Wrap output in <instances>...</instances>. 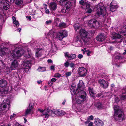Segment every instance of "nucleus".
Listing matches in <instances>:
<instances>
[{
  "label": "nucleus",
  "instance_id": "1",
  "mask_svg": "<svg viewBox=\"0 0 126 126\" xmlns=\"http://www.w3.org/2000/svg\"><path fill=\"white\" fill-rule=\"evenodd\" d=\"M80 36L81 39L78 36L76 37V42H79L81 44H83L82 41L84 42H86L88 39L87 37L88 33L84 30L81 29L79 32Z\"/></svg>",
  "mask_w": 126,
  "mask_h": 126
},
{
  "label": "nucleus",
  "instance_id": "2",
  "mask_svg": "<svg viewBox=\"0 0 126 126\" xmlns=\"http://www.w3.org/2000/svg\"><path fill=\"white\" fill-rule=\"evenodd\" d=\"M24 50L21 48H17L14 50L12 51L11 54L9 55V59L11 60L12 58H16L17 59L18 57H21L24 54Z\"/></svg>",
  "mask_w": 126,
  "mask_h": 126
},
{
  "label": "nucleus",
  "instance_id": "3",
  "mask_svg": "<svg viewBox=\"0 0 126 126\" xmlns=\"http://www.w3.org/2000/svg\"><path fill=\"white\" fill-rule=\"evenodd\" d=\"M114 117L115 119L117 121H121L123 120L122 115L123 112L119 109V107L118 106L115 105L114 107Z\"/></svg>",
  "mask_w": 126,
  "mask_h": 126
},
{
  "label": "nucleus",
  "instance_id": "4",
  "mask_svg": "<svg viewBox=\"0 0 126 126\" xmlns=\"http://www.w3.org/2000/svg\"><path fill=\"white\" fill-rule=\"evenodd\" d=\"M78 93H77V94L80 95L76 98V102L79 104H80L84 102L86 100V94L84 91H79Z\"/></svg>",
  "mask_w": 126,
  "mask_h": 126
},
{
  "label": "nucleus",
  "instance_id": "5",
  "mask_svg": "<svg viewBox=\"0 0 126 126\" xmlns=\"http://www.w3.org/2000/svg\"><path fill=\"white\" fill-rule=\"evenodd\" d=\"M10 102L9 100L8 99H6V100H4L3 101V102L2 103L0 107V111H4L5 112L3 113H6L7 111L9 110L10 108Z\"/></svg>",
  "mask_w": 126,
  "mask_h": 126
},
{
  "label": "nucleus",
  "instance_id": "6",
  "mask_svg": "<svg viewBox=\"0 0 126 126\" xmlns=\"http://www.w3.org/2000/svg\"><path fill=\"white\" fill-rule=\"evenodd\" d=\"M106 11L104 5L102 4L101 5H98L97 7V13L98 15L100 16V15L106 14Z\"/></svg>",
  "mask_w": 126,
  "mask_h": 126
},
{
  "label": "nucleus",
  "instance_id": "7",
  "mask_svg": "<svg viewBox=\"0 0 126 126\" xmlns=\"http://www.w3.org/2000/svg\"><path fill=\"white\" fill-rule=\"evenodd\" d=\"M67 36V33L66 31L62 30L57 33L56 37L60 40L61 41L64 38Z\"/></svg>",
  "mask_w": 126,
  "mask_h": 126
},
{
  "label": "nucleus",
  "instance_id": "8",
  "mask_svg": "<svg viewBox=\"0 0 126 126\" xmlns=\"http://www.w3.org/2000/svg\"><path fill=\"white\" fill-rule=\"evenodd\" d=\"M7 82L4 79H1L0 80V87L4 89L3 91L4 94H7L8 92V89L6 85Z\"/></svg>",
  "mask_w": 126,
  "mask_h": 126
},
{
  "label": "nucleus",
  "instance_id": "9",
  "mask_svg": "<svg viewBox=\"0 0 126 126\" xmlns=\"http://www.w3.org/2000/svg\"><path fill=\"white\" fill-rule=\"evenodd\" d=\"M99 24V22L94 19H92L90 20L88 22V25L91 27L95 28Z\"/></svg>",
  "mask_w": 126,
  "mask_h": 126
},
{
  "label": "nucleus",
  "instance_id": "10",
  "mask_svg": "<svg viewBox=\"0 0 126 126\" xmlns=\"http://www.w3.org/2000/svg\"><path fill=\"white\" fill-rule=\"evenodd\" d=\"M78 74L81 77L85 76L87 73V70L83 67H79L78 68Z\"/></svg>",
  "mask_w": 126,
  "mask_h": 126
},
{
  "label": "nucleus",
  "instance_id": "11",
  "mask_svg": "<svg viewBox=\"0 0 126 126\" xmlns=\"http://www.w3.org/2000/svg\"><path fill=\"white\" fill-rule=\"evenodd\" d=\"M98 82L100 84V86L104 88H107L108 86V83L103 79H101L99 80Z\"/></svg>",
  "mask_w": 126,
  "mask_h": 126
},
{
  "label": "nucleus",
  "instance_id": "12",
  "mask_svg": "<svg viewBox=\"0 0 126 126\" xmlns=\"http://www.w3.org/2000/svg\"><path fill=\"white\" fill-rule=\"evenodd\" d=\"M85 87V85H84V83L82 80H80L79 82L78 83L77 85V90H78L79 91L77 93H78L79 91H83Z\"/></svg>",
  "mask_w": 126,
  "mask_h": 126
},
{
  "label": "nucleus",
  "instance_id": "13",
  "mask_svg": "<svg viewBox=\"0 0 126 126\" xmlns=\"http://www.w3.org/2000/svg\"><path fill=\"white\" fill-rule=\"evenodd\" d=\"M18 65V61L15 59L11 63L10 66V68L11 70H15L17 69Z\"/></svg>",
  "mask_w": 126,
  "mask_h": 126
},
{
  "label": "nucleus",
  "instance_id": "14",
  "mask_svg": "<svg viewBox=\"0 0 126 126\" xmlns=\"http://www.w3.org/2000/svg\"><path fill=\"white\" fill-rule=\"evenodd\" d=\"M86 9L87 10V12L89 13H91L94 9V6L91 3H87L86 5Z\"/></svg>",
  "mask_w": 126,
  "mask_h": 126
},
{
  "label": "nucleus",
  "instance_id": "15",
  "mask_svg": "<svg viewBox=\"0 0 126 126\" xmlns=\"http://www.w3.org/2000/svg\"><path fill=\"white\" fill-rule=\"evenodd\" d=\"M106 37V36L104 33H102L97 36L96 39L98 41L102 42L105 40Z\"/></svg>",
  "mask_w": 126,
  "mask_h": 126
},
{
  "label": "nucleus",
  "instance_id": "16",
  "mask_svg": "<svg viewBox=\"0 0 126 126\" xmlns=\"http://www.w3.org/2000/svg\"><path fill=\"white\" fill-rule=\"evenodd\" d=\"M22 65L23 67L22 68H20V69L26 72H28L31 67V65L30 64L26 63L24 65L22 64Z\"/></svg>",
  "mask_w": 126,
  "mask_h": 126
},
{
  "label": "nucleus",
  "instance_id": "17",
  "mask_svg": "<svg viewBox=\"0 0 126 126\" xmlns=\"http://www.w3.org/2000/svg\"><path fill=\"white\" fill-rule=\"evenodd\" d=\"M94 123L98 126H103L104 124L102 121L97 118L94 119Z\"/></svg>",
  "mask_w": 126,
  "mask_h": 126
},
{
  "label": "nucleus",
  "instance_id": "18",
  "mask_svg": "<svg viewBox=\"0 0 126 126\" xmlns=\"http://www.w3.org/2000/svg\"><path fill=\"white\" fill-rule=\"evenodd\" d=\"M65 56L66 57H67L68 59L70 60H72L73 59L75 58L76 57V55L75 54H71L70 55L69 54V53L67 52L65 53Z\"/></svg>",
  "mask_w": 126,
  "mask_h": 126
},
{
  "label": "nucleus",
  "instance_id": "19",
  "mask_svg": "<svg viewBox=\"0 0 126 126\" xmlns=\"http://www.w3.org/2000/svg\"><path fill=\"white\" fill-rule=\"evenodd\" d=\"M34 106L33 103H30L29 106V109H26L25 111V114L26 115H27L29 114L30 112V111L32 110L34 107Z\"/></svg>",
  "mask_w": 126,
  "mask_h": 126
},
{
  "label": "nucleus",
  "instance_id": "20",
  "mask_svg": "<svg viewBox=\"0 0 126 126\" xmlns=\"http://www.w3.org/2000/svg\"><path fill=\"white\" fill-rule=\"evenodd\" d=\"M54 113L55 115L57 116L63 115L65 113L64 112L62 111V110L58 109L57 110H55Z\"/></svg>",
  "mask_w": 126,
  "mask_h": 126
},
{
  "label": "nucleus",
  "instance_id": "21",
  "mask_svg": "<svg viewBox=\"0 0 126 126\" xmlns=\"http://www.w3.org/2000/svg\"><path fill=\"white\" fill-rule=\"evenodd\" d=\"M113 39H120L121 38L120 42H122L123 38H124L123 36L121 37V33H115L114 35L113 36Z\"/></svg>",
  "mask_w": 126,
  "mask_h": 126
},
{
  "label": "nucleus",
  "instance_id": "22",
  "mask_svg": "<svg viewBox=\"0 0 126 126\" xmlns=\"http://www.w3.org/2000/svg\"><path fill=\"white\" fill-rule=\"evenodd\" d=\"M71 93L72 95H75L76 96H77L79 94H77V93L79 91L78 90H77V88L75 89L74 87L71 86Z\"/></svg>",
  "mask_w": 126,
  "mask_h": 126
},
{
  "label": "nucleus",
  "instance_id": "23",
  "mask_svg": "<svg viewBox=\"0 0 126 126\" xmlns=\"http://www.w3.org/2000/svg\"><path fill=\"white\" fill-rule=\"evenodd\" d=\"M49 6L50 9L52 11H55L57 9V4L54 2L50 3Z\"/></svg>",
  "mask_w": 126,
  "mask_h": 126
},
{
  "label": "nucleus",
  "instance_id": "24",
  "mask_svg": "<svg viewBox=\"0 0 126 126\" xmlns=\"http://www.w3.org/2000/svg\"><path fill=\"white\" fill-rule=\"evenodd\" d=\"M48 109H44L43 110L41 109H38V110L39 111L40 113H42L43 116L48 114Z\"/></svg>",
  "mask_w": 126,
  "mask_h": 126
},
{
  "label": "nucleus",
  "instance_id": "25",
  "mask_svg": "<svg viewBox=\"0 0 126 126\" xmlns=\"http://www.w3.org/2000/svg\"><path fill=\"white\" fill-rule=\"evenodd\" d=\"M89 93L90 95L92 97L94 98L95 97V93H94L93 89H91L89 87L88 88Z\"/></svg>",
  "mask_w": 126,
  "mask_h": 126
},
{
  "label": "nucleus",
  "instance_id": "26",
  "mask_svg": "<svg viewBox=\"0 0 126 126\" xmlns=\"http://www.w3.org/2000/svg\"><path fill=\"white\" fill-rule=\"evenodd\" d=\"M42 49L39 48L37 49V51L36 52L35 54L36 56L38 58L39 57H40L41 56V50Z\"/></svg>",
  "mask_w": 126,
  "mask_h": 126
},
{
  "label": "nucleus",
  "instance_id": "27",
  "mask_svg": "<svg viewBox=\"0 0 126 126\" xmlns=\"http://www.w3.org/2000/svg\"><path fill=\"white\" fill-rule=\"evenodd\" d=\"M65 7L66 10L69 9L71 8L72 6V5L71 3L68 1V2H66L65 4V5L64 6Z\"/></svg>",
  "mask_w": 126,
  "mask_h": 126
},
{
  "label": "nucleus",
  "instance_id": "28",
  "mask_svg": "<svg viewBox=\"0 0 126 126\" xmlns=\"http://www.w3.org/2000/svg\"><path fill=\"white\" fill-rule=\"evenodd\" d=\"M2 6L3 8L6 10H7L10 8L9 4L6 2L3 3V5H2Z\"/></svg>",
  "mask_w": 126,
  "mask_h": 126
},
{
  "label": "nucleus",
  "instance_id": "29",
  "mask_svg": "<svg viewBox=\"0 0 126 126\" xmlns=\"http://www.w3.org/2000/svg\"><path fill=\"white\" fill-rule=\"evenodd\" d=\"M14 2L17 5L20 6L22 5L23 1L22 0H14Z\"/></svg>",
  "mask_w": 126,
  "mask_h": 126
},
{
  "label": "nucleus",
  "instance_id": "30",
  "mask_svg": "<svg viewBox=\"0 0 126 126\" xmlns=\"http://www.w3.org/2000/svg\"><path fill=\"white\" fill-rule=\"evenodd\" d=\"M54 112V111H52V110L49 109L48 110L47 113L50 116L54 117L55 116Z\"/></svg>",
  "mask_w": 126,
  "mask_h": 126
},
{
  "label": "nucleus",
  "instance_id": "31",
  "mask_svg": "<svg viewBox=\"0 0 126 126\" xmlns=\"http://www.w3.org/2000/svg\"><path fill=\"white\" fill-rule=\"evenodd\" d=\"M97 106L99 109H101L103 108L104 106L102 103L98 102L97 104Z\"/></svg>",
  "mask_w": 126,
  "mask_h": 126
},
{
  "label": "nucleus",
  "instance_id": "32",
  "mask_svg": "<svg viewBox=\"0 0 126 126\" xmlns=\"http://www.w3.org/2000/svg\"><path fill=\"white\" fill-rule=\"evenodd\" d=\"M6 66V65L3 61L2 60H0V68L4 69Z\"/></svg>",
  "mask_w": 126,
  "mask_h": 126
},
{
  "label": "nucleus",
  "instance_id": "33",
  "mask_svg": "<svg viewBox=\"0 0 126 126\" xmlns=\"http://www.w3.org/2000/svg\"><path fill=\"white\" fill-rule=\"evenodd\" d=\"M68 2V0H60L59 2L61 5L64 6L65 5V4L66 3V2Z\"/></svg>",
  "mask_w": 126,
  "mask_h": 126
},
{
  "label": "nucleus",
  "instance_id": "34",
  "mask_svg": "<svg viewBox=\"0 0 126 126\" xmlns=\"http://www.w3.org/2000/svg\"><path fill=\"white\" fill-rule=\"evenodd\" d=\"M66 24L65 23L61 22L59 23V27L60 28H63L66 27Z\"/></svg>",
  "mask_w": 126,
  "mask_h": 126
},
{
  "label": "nucleus",
  "instance_id": "35",
  "mask_svg": "<svg viewBox=\"0 0 126 126\" xmlns=\"http://www.w3.org/2000/svg\"><path fill=\"white\" fill-rule=\"evenodd\" d=\"M117 7V5H113V3L111 2L110 5V10L111 11L113 12V11H112V10L116 8Z\"/></svg>",
  "mask_w": 126,
  "mask_h": 126
},
{
  "label": "nucleus",
  "instance_id": "36",
  "mask_svg": "<svg viewBox=\"0 0 126 126\" xmlns=\"http://www.w3.org/2000/svg\"><path fill=\"white\" fill-rule=\"evenodd\" d=\"M37 70L40 72H44L46 70V68L45 67H42L39 66Z\"/></svg>",
  "mask_w": 126,
  "mask_h": 126
},
{
  "label": "nucleus",
  "instance_id": "37",
  "mask_svg": "<svg viewBox=\"0 0 126 126\" xmlns=\"http://www.w3.org/2000/svg\"><path fill=\"white\" fill-rule=\"evenodd\" d=\"M24 57L26 58H29L31 57L30 55L28 52H27L25 54Z\"/></svg>",
  "mask_w": 126,
  "mask_h": 126
},
{
  "label": "nucleus",
  "instance_id": "38",
  "mask_svg": "<svg viewBox=\"0 0 126 126\" xmlns=\"http://www.w3.org/2000/svg\"><path fill=\"white\" fill-rule=\"evenodd\" d=\"M123 59V57L122 56H121L117 55L115 57V59L119 60H120Z\"/></svg>",
  "mask_w": 126,
  "mask_h": 126
},
{
  "label": "nucleus",
  "instance_id": "39",
  "mask_svg": "<svg viewBox=\"0 0 126 126\" xmlns=\"http://www.w3.org/2000/svg\"><path fill=\"white\" fill-rule=\"evenodd\" d=\"M120 98L121 100L126 99V94H122L120 96Z\"/></svg>",
  "mask_w": 126,
  "mask_h": 126
},
{
  "label": "nucleus",
  "instance_id": "40",
  "mask_svg": "<svg viewBox=\"0 0 126 126\" xmlns=\"http://www.w3.org/2000/svg\"><path fill=\"white\" fill-rule=\"evenodd\" d=\"M45 12L47 14H49V9H47V6L45 4Z\"/></svg>",
  "mask_w": 126,
  "mask_h": 126
},
{
  "label": "nucleus",
  "instance_id": "41",
  "mask_svg": "<svg viewBox=\"0 0 126 126\" xmlns=\"http://www.w3.org/2000/svg\"><path fill=\"white\" fill-rule=\"evenodd\" d=\"M69 65L71 68L73 69H74V68L75 66V64L72 63H70Z\"/></svg>",
  "mask_w": 126,
  "mask_h": 126
},
{
  "label": "nucleus",
  "instance_id": "42",
  "mask_svg": "<svg viewBox=\"0 0 126 126\" xmlns=\"http://www.w3.org/2000/svg\"><path fill=\"white\" fill-rule=\"evenodd\" d=\"M71 74L72 72L71 71L66 72L65 73L66 77H67L70 76L71 75Z\"/></svg>",
  "mask_w": 126,
  "mask_h": 126
},
{
  "label": "nucleus",
  "instance_id": "43",
  "mask_svg": "<svg viewBox=\"0 0 126 126\" xmlns=\"http://www.w3.org/2000/svg\"><path fill=\"white\" fill-rule=\"evenodd\" d=\"M13 23L16 26H18L19 25V22L16 20L15 21H13Z\"/></svg>",
  "mask_w": 126,
  "mask_h": 126
},
{
  "label": "nucleus",
  "instance_id": "44",
  "mask_svg": "<svg viewBox=\"0 0 126 126\" xmlns=\"http://www.w3.org/2000/svg\"><path fill=\"white\" fill-rule=\"evenodd\" d=\"M54 77L56 78L60 77H61V75L59 73H57L54 74Z\"/></svg>",
  "mask_w": 126,
  "mask_h": 126
},
{
  "label": "nucleus",
  "instance_id": "45",
  "mask_svg": "<svg viewBox=\"0 0 126 126\" xmlns=\"http://www.w3.org/2000/svg\"><path fill=\"white\" fill-rule=\"evenodd\" d=\"M69 63L68 61H66L64 63V66L65 67H67L69 66Z\"/></svg>",
  "mask_w": 126,
  "mask_h": 126
},
{
  "label": "nucleus",
  "instance_id": "46",
  "mask_svg": "<svg viewBox=\"0 0 126 126\" xmlns=\"http://www.w3.org/2000/svg\"><path fill=\"white\" fill-rule=\"evenodd\" d=\"M85 52H87V56H90V54L91 53V52L89 50H85L84 52H83V53L84 54V53Z\"/></svg>",
  "mask_w": 126,
  "mask_h": 126
},
{
  "label": "nucleus",
  "instance_id": "47",
  "mask_svg": "<svg viewBox=\"0 0 126 126\" xmlns=\"http://www.w3.org/2000/svg\"><path fill=\"white\" fill-rule=\"evenodd\" d=\"M6 2L5 0H0V5L2 6L3 4L4 3Z\"/></svg>",
  "mask_w": 126,
  "mask_h": 126
},
{
  "label": "nucleus",
  "instance_id": "48",
  "mask_svg": "<svg viewBox=\"0 0 126 126\" xmlns=\"http://www.w3.org/2000/svg\"><path fill=\"white\" fill-rule=\"evenodd\" d=\"M46 23L47 25H50L51 24L52 22V21L50 20H49L48 21H46Z\"/></svg>",
  "mask_w": 126,
  "mask_h": 126
},
{
  "label": "nucleus",
  "instance_id": "49",
  "mask_svg": "<svg viewBox=\"0 0 126 126\" xmlns=\"http://www.w3.org/2000/svg\"><path fill=\"white\" fill-rule=\"evenodd\" d=\"M121 63H123V62H119L118 63V64H115L116 66L117 67H120V64Z\"/></svg>",
  "mask_w": 126,
  "mask_h": 126
},
{
  "label": "nucleus",
  "instance_id": "50",
  "mask_svg": "<svg viewBox=\"0 0 126 126\" xmlns=\"http://www.w3.org/2000/svg\"><path fill=\"white\" fill-rule=\"evenodd\" d=\"M121 33V37H122V35L125 36V37L126 36V33L123 32Z\"/></svg>",
  "mask_w": 126,
  "mask_h": 126
},
{
  "label": "nucleus",
  "instance_id": "51",
  "mask_svg": "<svg viewBox=\"0 0 126 126\" xmlns=\"http://www.w3.org/2000/svg\"><path fill=\"white\" fill-rule=\"evenodd\" d=\"M83 57V55L82 54H79L78 56V57L79 59H81Z\"/></svg>",
  "mask_w": 126,
  "mask_h": 126
},
{
  "label": "nucleus",
  "instance_id": "52",
  "mask_svg": "<svg viewBox=\"0 0 126 126\" xmlns=\"http://www.w3.org/2000/svg\"><path fill=\"white\" fill-rule=\"evenodd\" d=\"M50 68L51 70H54L55 69V66L51 65L50 66Z\"/></svg>",
  "mask_w": 126,
  "mask_h": 126
},
{
  "label": "nucleus",
  "instance_id": "53",
  "mask_svg": "<svg viewBox=\"0 0 126 126\" xmlns=\"http://www.w3.org/2000/svg\"><path fill=\"white\" fill-rule=\"evenodd\" d=\"M57 79L55 78H52L51 79V82H55L56 81Z\"/></svg>",
  "mask_w": 126,
  "mask_h": 126
},
{
  "label": "nucleus",
  "instance_id": "54",
  "mask_svg": "<svg viewBox=\"0 0 126 126\" xmlns=\"http://www.w3.org/2000/svg\"><path fill=\"white\" fill-rule=\"evenodd\" d=\"M90 120L89 118H88L87 120L85 122V124L86 125L89 123L90 122Z\"/></svg>",
  "mask_w": 126,
  "mask_h": 126
},
{
  "label": "nucleus",
  "instance_id": "55",
  "mask_svg": "<svg viewBox=\"0 0 126 126\" xmlns=\"http://www.w3.org/2000/svg\"><path fill=\"white\" fill-rule=\"evenodd\" d=\"M47 62L48 63H51L53 62V61L51 59H49L48 60Z\"/></svg>",
  "mask_w": 126,
  "mask_h": 126
},
{
  "label": "nucleus",
  "instance_id": "56",
  "mask_svg": "<svg viewBox=\"0 0 126 126\" xmlns=\"http://www.w3.org/2000/svg\"><path fill=\"white\" fill-rule=\"evenodd\" d=\"M79 3L80 4L83 5L84 3V1L83 0H81V1H79Z\"/></svg>",
  "mask_w": 126,
  "mask_h": 126
},
{
  "label": "nucleus",
  "instance_id": "57",
  "mask_svg": "<svg viewBox=\"0 0 126 126\" xmlns=\"http://www.w3.org/2000/svg\"><path fill=\"white\" fill-rule=\"evenodd\" d=\"M26 18H28L29 20L30 21L31 20V16H26Z\"/></svg>",
  "mask_w": 126,
  "mask_h": 126
},
{
  "label": "nucleus",
  "instance_id": "58",
  "mask_svg": "<svg viewBox=\"0 0 126 126\" xmlns=\"http://www.w3.org/2000/svg\"><path fill=\"white\" fill-rule=\"evenodd\" d=\"M5 71L8 72H10V69L8 67L7 68Z\"/></svg>",
  "mask_w": 126,
  "mask_h": 126
},
{
  "label": "nucleus",
  "instance_id": "59",
  "mask_svg": "<svg viewBox=\"0 0 126 126\" xmlns=\"http://www.w3.org/2000/svg\"><path fill=\"white\" fill-rule=\"evenodd\" d=\"M20 125V124L17 122L15 123L14 124L15 126H19Z\"/></svg>",
  "mask_w": 126,
  "mask_h": 126
},
{
  "label": "nucleus",
  "instance_id": "60",
  "mask_svg": "<svg viewBox=\"0 0 126 126\" xmlns=\"http://www.w3.org/2000/svg\"><path fill=\"white\" fill-rule=\"evenodd\" d=\"M90 120H92L93 119V116L92 115H91L89 116V119Z\"/></svg>",
  "mask_w": 126,
  "mask_h": 126
},
{
  "label": "nucleus",
  "instance_id": "61",
  "mask_svg": "<svg viewBox=\"0 0 126 126\" xmlns=\"http://www.w3.org/2000/svg\"><path fill=\"white\" fill-rule=\"evenodd\" d=\"M103 94L102 93H99L97 95L99 97H100L101 95H102Z\"/></svg>",
  "mask_w": 126,
  "mask_h": 126
},
{
  "label": "nucleus",
  "instance_id": "62",
  "mask_svg": "<svg viewBox=\"0 0 126 126\" xmlns=\"http://www.w3.org/2000/svg\"><path fill=\"white\" fill-rule=\"evenodd\" d=\"M45 115V117L47 119L48 118L49 116H50L48 114H46Z\"/></svg>",
  "mask_w": 126,
  "mask_h": 126
},
{
  "label": "nucleus",
  "instance_id": "63",
  "mask_svg": "<svg viewBox=\"0 0 126 126\" xmlns=\"http://www.w3.org/2000/svg\"><path fill=\"white\" fill-rule=\"evenodd\" d=\"M1 53H2V54L1 55V56H3L6 53L4 51H1Z\"/></svg>",
  "mask_w": 126,
  "mask_h": 126
},
{
  "label": "nucleus",
  "instance_id": "64",
  "mask_svg": "<svg viewBox=\"0 0 126 126\" xmlns=\"http://www.w3.org/2000/svg\"><path fill=\"white\" fill-rule=\"evenodd\" d=\"M93 123L92 122H90L88 124V126H93Z\"/></svg>",
  "mask_w": 126,
  "mask_h": 126
}]
</instances>
